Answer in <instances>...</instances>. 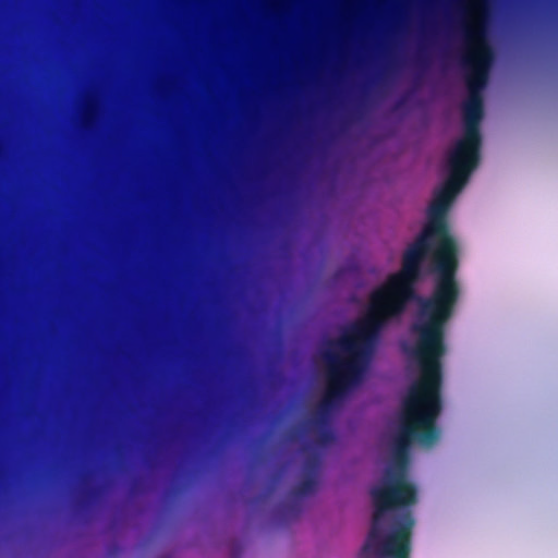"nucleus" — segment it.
<instances>
[{"mask_svg": "<svg viewBox=\"0 0 558 558\" xmlns=\"http://www.w3.org/2000/svg\"><path fill=\"white\" fill-rule=\"evenodd\" d=\"M409 460L410 451L391 450L380 482L371 488L374 510L360 558H411L417 488L408 475Z\"/></svg>", "mask_w": 558, "mask_h": 558, "instance_id": "obj_3", "label": "nucleus"}, {"mask_svg": "<svg viewBox=\"0 0 558 558\" xmlns=\"http://www.w3.org/2000/svg\"><path fill=\"white\" fill-rule=\"evenodd\" d=\"M453 198L439 189L435 192L427 210V222L403 253L402 268L373 289L368 296L369 329L378 330L392 319L399 318L408 303L415 298L414 283L421 276L422 263L433 253L435 281L432 294L420 299L415 323L446 327L460 298L457 280L459 268L458 244L450 234L446 214Z\"/></svg>", "mask_w": 558, "mask_h": 558, "instance_id": "obj_1", "label": "nucleus"}, {"mask_svg": "<svg viewBox=\"0 0 558 558\" xmlns=\"http://www.w3.org/2000/svg\"><path fill=\"white\" fill-rule=\"evenodd\" d=\"M90 113H92V110H90V108H88L87 111H86V119L89 118Z\"/></svg>", "mask_w": 558, "mask_h": 558, "instance_id": "obj_11", "label": "nucleus"}, {"mask_svg": "<svg viewBox=\"0 0 558 558\" xmlns=\"http://www.w3.org/2000/svg\"><path fill=\"white\" fill-rule=\"evenodd\" d=\"M461 33L464 46L460 63L465 72L469 95L462 104L463 133L451 148L481 155L480 123L484 114L481 90L486 83L490 51L485 44L482 24L473 20L465 22Z\"/></svg>", "mask_w": 558, "mask_h": 558, "instance_id": "obj_5", "label": "nucleus"}, {"mask_svg": "<svg viewBox=\"0 0 558 558\" xmlns=\"http://www.w3.org/2000/svg\"><path fill=\"white\" fill-rule=\"evenodd\" d=\"M368 311L363 319L353 324L336 342H332L345 357H340L331 351H327L325 357L328 363L327 387L325 395L317 405V412L313 418L306 422V428H319L318 441L328 445L336 438L335 433L327 428V414L340 399L349 386L357 384L368 363L373 349L377 343L383 329L371 330L367 325Z\"/></svg>", "mask_w": 558, "mask_h": 558, "instance_id": "obj_4", "label": "nucleus"}, {"mask_svg": "<svg viewBox=\"0 0 558 558\" xmlns=\"http://www.w3.org/2000/svg\"><path fill=\"white\" fill-rule=\"evenodd\" d=\"M416 341L412 349L420 378L414 381L402 402L400 425L392 437L391 450L410 451L413 440L432 446L439 438L436 421L441 412V359L446 354V327L414 323Z\"/></svg>", "mask_w": 558, "mask_h": 558, "instance_id": "obj_2", "label": "nucleus"}, {"mask_svg": "<svg viewBox=\"0 0 558 558\" xmlns=\"http://www.w3.org/2000/svg\"><path fill=\"white\" fill-rule=\"evenodd\" d=\"M320 466V458L312 454L304 462V477L291 490L294 497L307 496L315 492L317 487V473Z\"/></svg>", "mask_w": 558, "mask_h": 558, "instance_id": "obj_7", "label": "nucleus"}, {"mask_svg": "<svg viewBox=\"0 0 558 558\" xmlns=\"http://www.w3.org/2000/svg\"><path fill=\"white\" fill-rule=\"evenodd\" d=\"M405 101H407V97H405V96H403L402 98H400V99L396 102V105H395V109H396V110H398V109L402 108V107L404 106Z\"/></svg>", "mask_w": 558, "mask_h": 558, "instance_id": "obj_9", "label": "nucleus"}, {"mask_svg": "<svg viewBox=\"0 0 558 558\" xmlns=\"http://www.w3.org/2000/svg\"><path fill=\"white\" fill-rule=\"evenodd\" d=\"M282 508V511H290V512H294V513H299L300 512V507L299 505L294 504V505H282L281 506Z\"/></svg>", "mask_w": 558, "mask_h": 558, "instance_id": "obj_8", "label": "nucleus"}, {"mask_svg": "<svg viewBox=\"0 0 558 558\" xmlns=\"http://www.w3.org/2000/svg\"><path fill=\"white\" fill-rule=\"evenodd\" d=\"M427 60L421 56L418 59H417V65L422 69L426 68L427 66Z\"/></svg>", "mask_w": 558, "mask_h": 558, "instance_id": "obj_10", "label": "nucleus"}, {"mask_svg": "<svg viewBox=\"0 0 558 558\" xmlns=\"http://www.w3.org/2000/svg\"><path fill=\"white\" fill-rule=\"evenodd\" d=\"M480 157L481 155L450 148L447 155L449 174L439 190L454 198L466 183L472 171L477 167Z\"/></svg>", "mask_w": 558, "mask_h": 558, "instance_id": "obj_6", "label": "nucleus"}]
</instances>
